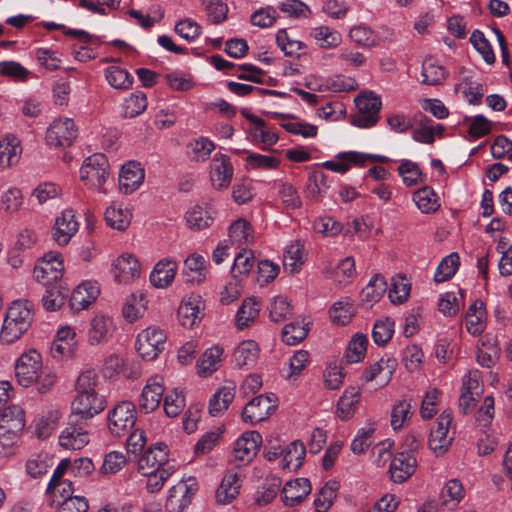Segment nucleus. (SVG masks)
Returning a JSON list of instances; mask_svg holds the SVG:
<instances>
[{
	"mask_svg": "<svg viewBox=\"0 0 512 512\" xmlns=\"http://www.w3.org/2000/svg\"><path fill=\"white\" fill-rule=\"evenodd\" d=\"M15 377L23 387L35 385L40 392L48 391L56 382V375L43 368L41 354L31 349L23 353L15 363Z\"/></svg>",
	"mask_w": 512,
	"mask_h": 512,
	"instance_id": "obj_1",
	"label": "nucleus"
},
{
	"mask_svg": "<svg viewBox=\"0 0 512 512\" xmlns=\"http://www.w3.org/2000/svg\"><path fill=\"white\" fill-rule=\"evenodd\" d=\"M33 321L32 305L28 301L16 300L7 308L0 339L7 344L20 339Z\"/></svg>",
	"mask_w": 512,
	"mask_h": 512,
	"instance_id": "obj_2",
	"label": "nucleus"
},
{
	"mask_svg": "<svg viewBox=\"0 0 512 512\" xmlns=\"http://www.w3.org/2000/svg\"><path fill=\"white\" fill-rule=\"evenodd\" d=\"M110 179V164L106 155L95 153L87 157L80 168V180L91 190L107 194L106 183Z\"/></svg>",
	"mask_w": 512,
	"mask_h": 512,
	"instance_id": "obj_3",
	"label": "nucleus"
},
{
	"mask_svg": "<svg viewBox=\"0 0 512 512\" xmlns=\"http://www.w3.org/2000/svg\"><path fill=\"white\" fill-rule=\"evenodd\" d=\"M166 340L167 335L164 330L157 326H149L138 334L135 348L143 360L151 361L164 350Z\"/></svg>",
	"mask_w": 512,
	"mask_h": 512,
	"instance_id": "obj_4",
	"label": "nucleus"
},
{
	"mask_svg": "<svg viewBox=\"0 0 512 512\" xmlns=\"http://www.w3.org/2000/svg\"><path fill=\"white\" fill-rule=\"evenodd\" d=\"M358 112L352 117V124L359 128H370L379 119L381 99L373 92H364L355 98Z\"/></svg>",
	"mask_w": 512,
	"mask_h": 512,
	"instance_id": "obj_5",
	"label": "nucleus"
},
{
	"mask_svg": "<svg viewBox=\"0 0 512 512\" xmlns=\"http://www.w3.org/2000/svg\"><path fill=\"white\" fill-rule=\"evenodd\" d=\"M136 423V408L132 402L118 403L108 414V428L112 435L122 437L128 434Z\"/></svg>",
	"mask_w": 512,
	"mask_h": 512,
	"instance_id": "obj_6",
	"label": "nucleus"
},
{
	"mask_svg": "<svg viewBox=\"0 0 512 512\" xmlns=\"http://www.w3.org/2000/svg\"><path fill=\"white\" fill-rule=\"evenodd\" d=\"M197 491L198 484L195 478L189 477L179 481L169 490L165 504L166 512H184Z\"/></svg>",
	"mask_w": 512,
	"mask_h": 512,
	"instance_id": "obj_7",
	"label": "nucleus"
},
{
	"mask_svg": "<svg viewBox=\"0 0 512 512\" xmlns=\"http://www.w3.org/2000/svg\"><path fill=\"white\" fill-rule=\"evenodd\" d=\"M24 427V411L19 406L7 407L0 418V444L12 445Z\"/></svg>",
	"mask_w": 512,
	"mask_h": 512,
	"instance_id": "obj_8",
	"label": "nucleus"
},
{
	"mask_svg": "<svg viewBox=\"0 0 512 512\" xmlns=\"http://www.w3.org/2000/svg\"><path fill=\"white\" fill-rule=\"evenodd\" d=\"M90 441L88 423L70 415L67 426L59 435V444L67 450H80Z\"/></svg>",
	"mask_w": 512,
	"mask_h": 512,
	"instance_id": "obj_9",
	"label": "nucleus"
},
{
	"mask_svg": "<svg viewBox=\"0 0 512 512\" xmlns=\"http://www.w3.org/2000/svg\"><path fill=\"white\" fill-rule=\"evenodd\" d=\"M64 264L61 255L50 252L34 267L33 276L44 286L56 284L63 276Z\"/></svg>",
	"mask_w": 512,
	"mask_h": 512,
	"instance_id": "obj_10",
	"label": "nucleus"
},
{
	"mask_svg": "<svg viewBox=\"0 0 512 512\" xmlns=\"http://www.w3.org/2000/svg\"><path fill=\"white\" fill-rule=\"evenodd\" d=\"M262 444V436L257 431L244 432L234 443L231 461L237 465L250 463Z\"/></svg>",
	"mask_w": 512,
	"mask_h": 512,
	"instance_id": "obj_11",
	"label": "nucleus"
},
{
	"mask_svg": "<svg viewBox=\"0 0 512 512\" xmlns=\"http://www.w3.org/2000/svg\"><path fill=\"white\" fill-rule=\"evenodd\" d=\"M276 400L273 393L253 398L243 409V421L253 425L267 419L276 408Z\"/></svg>",
	"mask_w": 512,
	"mask_h": 512,
	"instance_id": "obj_12",
	"label": "nucleus"
},
{
	"mask_svg": "<svg viewBox=\"0 0 512 512\" xmlns=\"http://www.w3.org/2000/svg\"><path fill=\"white\" fill-rule=\"evenodd\" d=\"M78 129L70 118L53 121L46 131V142L54 147L71 146L77 138Z\"/></svg>",
	"mask_w": 512,
	"mask_h": 512,
	"instance_id": "obj_13",
	"label": "nucleus"
},
{
	"mask_svg": "<svg viewBox=\"0 0 512 512\" xmlns=\"http://www.w3.org/2000/svg\"><path fill=\"white\" fill-rule=\"evenodd\" d=\"M452 423V414L443 411L437 418L436 427L433 428L429 436V447L436 455L444 454L450 447L453 436L450 435Z\"/></svg>",
	"mask_w": 512,
	"mask_h": 512,
	"instance_id": "obj_14",
	"label": "nucleus"
},
{
	"mask_svg": "<svg viewBox=\"0 0 512 512\" xmlns=\"http://www.w3.org/2000/svg\"><path fill=\"white\" fill-rule=\"evenodd\" d=\"M111 273L117 283L129 284L140 277L141 266L133 254L123 253L113 261Z\"/></svg>",
	"mask_w": 512,
	"mask_h": 512,
	"instance_id": "obj_15",
	"label": "nucleus"
},
{
	"mask_svg": "<svg viewBox=\"0 0 512 512\" xmlns=\"http://www.w3.org/2000/svg\"><path fill=\"white\" fill-rule=\"evenodd\" d=\"M106 405V399L101 394H76L71 415L88 420L102 412Z\"/></svg>",
	"mask_w": 512,
	"mask_h": 512,
	"instance_id": "obj_16",
	"label": "nucleus"
},
{
	"mask_svg": "<svg viewBox=\"0 0 512 512\" xmlns=\"http://www.w3.org/2000/svg\"><path fill=\"white\" fill-rule=\"evenodd\" d=\"M234 174V168L229 156L216 153L210 163L209 178L212 186L217 190L229 187Z\"/></svg>",
	"mask_w": 512,
	"mask_h": 512,
	"instance_id": "obj_17",
	"label": "nucleus"
},
{
	"mask_svg": "<svg viewBox=\"0 0 512 512\" xmlns=\"http://www.w3.org/2000/svg\"><path fill=\"white\" fill-rule=\"evenodd\" d=\"M166 464L176 463L168 459L167 446L163 443H156L140 456L137 469L140 474H151Z\"/></svg>",
	"mask_w": 512,
	"mask_h": 512,
	"instance_id": "obj_18",
	"label": "nucleus"
},
{
	"mask_svg": "<svg viewBox=\"0 0 512 512\" xmlns=\"http://www.w3.org/2000/svg\"><path fill=\"white\" fill-rule=\"evenodd\" d=\"M241 114L251 123L248 132L254 143H261L263 150H269L277 143L279 139L277 133L271 130L262 118L250 113L247 109H243Z\"/></svg>",
	"mask_w": 512,
	"mask_h": 512,
	"instance_id": "obj_19",
	"label": "nucleus"
},
{
	"mask_svg": "<svg viewBox=\"0 0 512 512\" xmlns=\"http://www.w3.org/2000/svg\"><path fill=\"white\" fill-rule=\"evenodd\" d=\"M115 331L116 325L112 317L97 314L89 322L87 341L92 346L107 343Z\"/></svg>",
	"mask_w": 512,
	"mask_h": 512,
	"instance_id": "obj_20",
	"label": "nucleus"
},
{
	"mask_svg": "<svg viewBox=\"0 0 512 512\" xmlns=\"http://www.w3.org/2000/svg\"><path fill=\"white\" fill-rule=\"evenodd\" d=\"M164 384L160 377L149 378L139 396L138 406L141 412L151 413L163 400Z\"/></svg>",
	"mask_w": 512,
	"mask_h": 512,
	"instance_id": "obj_21",
	"label": "nucleus"
},
{
	"mask_svg": "<svg viewBox=\"0 0 512 512\" xmlns=\"http://www.w3.org/2000/svg\"><path fill=\"white\" fill-rule=\"evenodd\" d=\"M203 302L199 295H189L182 299L177 316L179 323L185 328H192L202 319Z\"/></svg>",
	"mask_w": 512,
	"mask_h": 512,
	"instance_id": "obj_22",
	"label": "nucleus"
},
{
	"mask_svg": "<svg viewBox=\"0 0 512 512\" xmlns=\"http://www.w3.org/2000/svg\"><path fill=\"white\" fill-rule=\"evenodd\" d=\"M79 222L73 210L63 211L55 220L53 227V239L60 246L67 245L77 233Z\"/></svg>",
	"mask_w": 512,
	"mask_h": 512,
	"instance_id": "obj_23",
	"label": "nucleus"
},
{
	"mask_svg": "<svg viewBox=\"0 0 512 512\" xmlns=\"http://www.w3.org/2000/svg\"><path fill=\"white\" fill-rule=\"evenodd\" d=\"M417 460L413 453L399 452L391 461L389 473L395 483H403L415 472Z\"/></svg>",
	"mask_w": 512,
	"mask_h": 512,
	"instance_id": "obj_24",
	"label": "nucleus"
},
{
	"mask_svg": "<svg viewBox=\"0 0 512 512\" xmlns=\"http://www.w3.org/2000/svg\"><path fill=\"white\" fill-rule=\"evenodd\" d=\"M242 486L241 474L228 471L222 478L215 492V500L218 504L228 505L233 502L240 493Z\"/></svg>",
	"mask_w": 512,
	"mask_h": 512,
	"instance_id": "obj_25",
	"label": "nucleus"
},
{
	"mask_svg": "<svg viewBox=\"0 0 512 512\" xmlns=\"http://www.w3.org/2000/svg\"><path fill=\"white\" fill-rule=\"evenodd\" d=\"M395 368L394 359L381 358L363 373V380L367 383L375 382L376 387H384L391 381Z\"/></svg>",
	"mask_w": 512,
	"mask_h": 512,
	"instance_id": "obj_26",
	"label": "nucleus"
},
{
	"mask_svg": "<svg viewBox=\"0 0 512 512\" xmlns=\"http://www.w3.org/2000/svg\"><path fill=\"white\" fill-rule=\"evenodd\" d=\"M145 178L144 169L137 162H128L123 165L119 174V188L125 194L137 190Z\"/></svg>",
	"mask_w": 512,
	"mask_h": 512,
	"instance_id": "obj_27",
	"label": "nucleus"
},
{
	"mask_svg": "<svg viewBox=\"0 0 512 512\" xmlns=\"http://www.w3.org/2000/svg\"><path fill=\"white\" fill-rule=\"evenodd\" d=\"M310 492V481L307 478H296L285 483L281 498L286 506L293 507L300 504Z\"/></svg>",
	"mask_w": 512,
	"mask_h": 512,
	"instance_id": "obj_28",
	"label": "nucleus"
},
{
	"mask_svg": "<svg viewBox=\"0 0 512 512\" xmlns=\"http://www.w3.org/2000/svg\"><path fill=\"white\" fill-rule=\"evenodd\" d=\"M22 155V145L20 140L7 134L0 139V169L5 170L16 165Z\"/></svg>",
	"mask_w": 512,
	"mask_h": 512,
	"instance_id": "obj_29",
	"label": "nucleus"
},
{
	"mask_svg": "<svg viewBox=\"0 0 512 512\" xmlns=\"http://www.w3.org/2000/svg\"><path fill=\"white\" fill-rule=\"evenodd\" d=\"M185 220L190 229L199 231L212 225L214 212L207 202L202 201L188 209Z\"/></svg>",
	"mask_w": 512,
	"mask_h": 512,
	"instance_id": "obj_30",
	"label": "nucleus"
},
{
	"mask_svg": "<svg viewBox=\"0 0 512 512\" xmlns=\"http://www.w3.org/2000/svg\"><path fill=\"white\" fill-rule=\"evenodd\" d=\"M223 354L224 348L220 345L207 348L196 363L197 373L202 377L212 375L222 366Z\"/></svg>",
	"mask_w": 512,
	"mask_h": 512,
	"instance_id": "obj_31",
	"label": "nucleus"
},
{
	"mask_svg": "<svg viewBox=\"0 0 512 512\" xmlns=\"http://www.w3.org/2000/svg\"><path fill=\"white\" fill-rule=\"evenodd\" d=\"M305 455L304 443L299 440L292 441L286 447L280 449L281 460H279V466L283 470L296 471L302 466Z\"/></svg>",
	"mask_w": 512,
	"mask_h": 512,
	"instance_id": "obj_32",
	"label": "nucleus"
},
{
	"mask_svg": "<svg viewBox=\"0 0 512 512\" xmlns=\"http://www.w3.org/2000/svg\"><path fill=\"white\" fill-rule=\"evenodd\" d=\"M99 287L95 282H83L72 292L69 300L71 309L81 311L86 309L99 295Z\"/></svg>",
	"mask_w": 512,
	"mask_h": 512,
	"instance_id": "obj_33",
	"label": "nucleus"
},
{
	"mask_svg": "<svg viewBox=\"0 0 512 512\" xmlns=\"http://www.w3.org/2000/svg\"><path fill=\"white\" fill-rule=\"evenodd\" d=\"M205 258L197 253L188 256L184 261L182 276L186 283L200 284L206 279L207 266Z\"/></svg>",
	"mask_w": 512,
	"mask_h": 512,
	"instance_id": "obj_34",
	"label": "nucleus"
},
{
	"mask_svg": "<svg viewBox=\"0 0 512 512\" xmlns=\"http://www.w3.org/2000/svg\"><path fill=\"white\" fill-rule=\"evenodd\" d=\"M259 354L260 348L254 340H244L234 349L233 360L238 368L250 369L256 365Z\"/></svg>",
	"mask_w": 512,
	"mask_h": 512,
	"instance_id": "obj_35",
	"label": "nucleus"
},
{
	"mask_svg": "<svg viewBox=\"0 0 512 512\" xmlns=\"http://www.w3.org/2000/svg\"><path fill=\"white\" fill-rule=\"evenodd\" d=\"M177 272V263L171 259H162L156 263L150 273L151 284L160 289L167 288L173 282Z\"/></svg>",
	"mask_w": 512,
	"mask_h": 512,
	"instance_id": "obj_36",
	"label": "nucleus"
},
{
	"mask_svg": "<svg viewBox=\"0 0 512 512\" xmlns=\"http://www.w3.org/2000/svg\"><path fill=\"white\" fill-rule=\"evenodd\" d=\"M465 328L472 336H479L486 329V310L482 301L475 300L468 307L465 315Z\"/></svg>",
	"mask_w": 512,
	"mask_h": 512,
	"instance_id": "obj_37",
	"label": "nucleus"
},
{
	"mask_svg": "<svg viewBox=\"0 0 512 512\" xmlns=\"http://www.w3.org/2000/svg\"><path fill=\"white\" fill-rule=\"evenodd\" d=\"M235 390L233 382H227L220 387L209 401V414L216 417L225 412L235 398Z\"/></svg>",
	"mask_w": 512,
	"mask_h": 512,
	"instance_id": "obj_38",
	"label": "nucleus"
},
{
	"mask_svg": "<svg viewBox=\"0 0 512 512\" xmlns=\"http://www.w3.org/2000/svg\"><path fill=\"white\" fill-rule=\"evenodd\" d=\"M412 68L409 69L408 74L425 85L442 84L447 77L444 66H412Z\"/></svg>",
	"mask_w": 512,
	"mask_h": 512,
	"instance_id": "obj_39",
	"label": "nucleus"
},
{
	"mask_svg": "<svg viewBox=\"0 0 512 512\" xmlns=\"http://www.w3.org/2000/svg\"><path fill=\"white\" fill-rule=\"evenodd\" d=\"M229 241L239 249L251 244L254 241L251 224L243 218L234 221L229 227Z\"/></svg>",
	"mask_w": 512,
	"mask_h": 512,
	"instance_id": "obj_40",
	"label": "nucleus"
},
{
	"mask_svg": "<svg viewBox=\"0 0 512 512\" xmlns=\"http://www.w3.org/2000/svg\"><path fill=\"white\" fill-rule=\"evenodd\" d=\"M387 290V283L383 276H373L369 283L362 289L360 300L367 307H372L379 302Z\"/></svg>",
	"mask_w": 512,
	"mask_h": 512,
	"instance_id": "obj_41",
	"label": "nucleus"
},
{
	"mask_svg": "<svg viewBox=\"0 0 512 512\" xmlns=\"http://www.w3.org/2000/svg\"><path fill=\"white\" fill-rule=\"evenodd\" d=\"M261 306V302L255 297L245 299L236 314L237 328L250 326L258 318Z\"/></svg>",
	"mask_w": 512,
	"mask_h": 512,
	"instance_id": "obj_42",
	"label": "nucleus"
},
{
	"mask_svg": "<svg viewBox=\"0 0 512 512\" xmlns=\"http://www.w3.org/2000/svg\"><path fill=\"white\" fill-rule=\"evenodd\" d=\"M105 221L108 226L117 230H125L131 221V212L123 204L112 202L105 211Z\"/></svg>",
	"mask_w": 512,
	"mask_h": 512,
	"instance_id": "obj_43",
	"label": "nucleus"
},
{
	"mask_svg": "<svg viewBox=\"0 0 512 512\" xmlns=\"http://www.w3.org/2000/svg\"><path fill=\"white\" fill-rule=\"evenodd\" d=\"M361 155L357 151L340 152L332 160L323 162V168L336 172L346 173L352 166H359Z\"/></svg>",
	"mask_w": 512,
	"mask_h": 512,
	"instance_id": "obj_44",
	"label": "nucleus"
},
{
	"mask_svg": "<svg viewBox=\"0 0 512 512\" xmlns=\"http://www.w3.org/2000/svg\"><path fill=\"white\" fill-rule=\"evenodd\" d=\"M276 42L286 56L299 58L307 53V46L300 40L293 38L286 29L278 30Z\"/></svg>",
	"mask_w": 512,
	"mask_h": 512,
	"instance_id": "obj_45",
	"label": "nucleus"
},
{
	"mask_svg": "<svg viewBox=\"0 0 512 512\" xmlns=\"http://www.w3.org/2000/svg\"><path fill=\"white\" fill-rule=\"evenodd\" d=\"M360 400V392L356 387H348L343 392L337 404V414L342 420L353 416Z\"/></svg>",
	"mask_w": 512,
	"mask_h": 512,
	"instance_id": "obj_46",
	"label": "nucleus"
},
{
	"mask_svg": "<svg viewBox=\"0 0 512 512\" xmlns=\"http://www.w3.org/2000/svg\"><path fill=\"white\" fill-rule=\"evenodd\" d=\"M177 468V464H166L159 470L153 471L151 474H142L147 478V491L150 493L159 492L163 488L165 482L177 471Z\"/></svg>",
	"mask_w": 512,
	"mask_h": 512,
	"instance_id": "obj_47",
	"label": "nucleus"
},
{
	"mask_svg": "<svg viewBox=\"0 0 512 512\" xmlns=\"http://www.w3.org/2000/svg\"><path fill=\"white\" fill-rule=\"evenodd\" d=\"M310 37L322 48L336 47L341 43V34L328 27V26H317L311 29Z\"/></svg>",
	"mask_w": 512,
	"mask_h": 512,
	"instance_id": "obj_48",
	"label": "nucleus"
},
{
	"mask_svg": "<svg viewBox=\"0 0 512 512\" xmlns=\"http://www.w3.org/2000/svg\"><path fill=\"white\" fill-rule=\"evenodd\" d=\"M215 143L207 137H198L188 144V154L192 161L204 162L215 149Z\"/></svg>",
	"mask_w": 512,
	"mask_h": 512,
	"instance_id": "obj_49",
	"label": "nucleus"
},
{
	"mask_svg": "<svg viewBox=\"0 0 512 512\" xmlns=\"http://www.w3.org/2000/svg\"><path fill=\"white\" fill-rule=\"evenodd\" d=\"M304 264L303 246L296 241L288 245L283 254V265L290 273L298 272Z\"/></svg>",
	"mask_w": 512,
	"mask_h": 512,
	"instance_id": "obj_50",
	"label": "nucleus"
},
{
	"mask_svg": "<svg viewBox=\"0 0 512 512\" xmlns=\"http://www.w3.org/2000/svg\"><path fill=\"white\" fill-rule=\"evenodd\" d=\"M460 265L458 253L453 252L442 259L434 274V281L437 283L451 279L457 272Z\"/></svg>",
	"mask_w": 512,
	"mask_h": 512,
	"instance_id": "obj_51",
	"label": "nucleus"
},
{
	"mask_svg": "<svg viewBox=\"0 0 512 512\" xmlns=\"http://www.w3.org/2000/svg\"><path fill=\"white\" fill-rule=\"evenodd\" d=\"M281 480L277 477L267 478L254 494V501L258 506H266L276 497Z\"/></svg>",
	"mask_w": 512,
	"mask_h": 512,
	"instance_id": "obj_52",
	"label": "nucleus"
},
{
	"mask_svg": "<svg viewBox=\"0 0 512 512\" xmlns=\"http://www.w3.org/2000/svg\"><path fill=\"white\" fill-rule=\"evenodd\" d=\"M413 201L422 213H433L439 207L438 198L430 187H424L413 194Z\"/></svg>",
	"mask_w": 512,
	"mask_h": 512,
	"instance_id": "obj_53",
	"label": "nucleus"
},
{
	"mask_svg": "<svg viewBox=\"0 0 512 512\" xmlns=\"http://www.w3.org/2000/svg\"><path fill=\"white\" fill-rule=\"evenodd\" d=\"M376 431V423L368 422L361 427L351 443V450L354 454L364 453L373 442V435Z\"/></svg>",
	"mask_w": 512,
	"mask_h": 512,
	"instance_id": "obj_54",
	"label": "nucleus"
},
{
	"mask_svg": "<svg viewBox=\"0 0 512 512\" xmlns=\"http://www.w3.org/2000/svg\"><path fill=\"white\" fill-rule=\"evenodd\" d=\"M329 188L327 175L322 171H313L307 181L306 194L307 197L318 200Z\"/></svg>",
	"mask_w": 512,
	"mask_h": 512,
	"instance_id": "obj_55",
	"label": "nucleus"
},
{
	"mask_svg": "<svg viewBox=\"0 0 512 512\" xmlns=\"http://www.w3.org/2000/svg\"><path fill=\"white\" fill-rule=\"evenodd\" d=\"M146 107V95L142 92H135L124 99L121 113L125 118H134L144 112Z\"/></svg>",
	"mask_w": 512,
	"mask_h": 512,
	"instance_id": "obj_56",
	"label": "nucleus"
},
{
	"mask_svg": "<svg viewBox=\"0 0 512 512\" xmlns=\"http://www.w3.org/2000/svg\"><path fill=\"white\" fill-rule=\"evenodd\" d=\"M464 497V488L457 479L449 480L441 492L442 504L449 509L455 508Z\"/></svg>",
	"mask_w": 512,
	"mask_h": 512,
	"instance_id": "obj_57",
	"label": "nucleus"
},
{
	"mask_svg": "<svg viewBox=\"0 0 512 512\" xmlns=\"http://www.w3.org/2000/svg\"><path fill=\"white\" fill-rule=\"evenodd\" d=\"M46 292L42 296V303L47 311H56L60 309L66 302L68 290L62 289L60 286H46Z\"/></svg>",
	"mask_w": 512,
	"mask_h": 512,
	"instance_id": "obj_58",
	"label": "nucleus"
},
{
	"mask_svg": "<svg viewBox=\"0 0 512 512\" xmlns=\"http://www.w3.org/2000/svg\"><path fill=\"white\" fill-rule=\"evenodd\" d=\"M247 156L245 158L246 165L253 170H273L278 168L280 161L274 156L259 154L243 150Z\"/></svg>",
	"mask_w": 512,
	"mask_h": 512,
	"instance_id": "obj_59",
	"label": "nucleus"
},
{
	"mask_svg": "<svg viewBox=\"0 0 512 512\" xmlns=\"http://www.w3.org/2000/svg\"><path fill=\"white\" fill-rule=\"evenodd\" d=\"M105 77L115 89H128L133 83V76L121 66H108Z\"/></svg>",
	"mask_w": 512,
	"mask_h": 512,
	"instance_id": "obj_60",
	"label": "nucleus"
},
{
	"mask_svg": "<svg viewBox=\"0 0 512 512\" xmlns=\"http://www.w3.org/2000/svg\"><path fill=\"white\" fill-rule=\"evenodd\" d=\"M76 394H100L99 376L93 369L83 371L77 378Z\"/></svg>",
	"mask_w": 512,
	"mask_h": 512,
	"instance_id": "obj_61",
	"label": "nucleus"
},
{
	"mask_svg": "<svg viewBox=\"0 0 512 512\" xmlns=\"http://www.w3.org/2000/svg\"><path fill=\"white\" fill-rule=\"evenodd\" d=\"M163 409L168 417H177L184 409L185 396L182 390L177 388L163 396Z\"/></svg>",
	"mask_w": 512,
	"mask_h": 512,
	"instance_id": "obj_62",
	"label": "nucleus"
},
{
	"mask_svg": "<svg viewBox=\"0 0 512 512\" xmlns=\"http://www.w3.org/2000/svg\"><path fill=\"white\" fill-rule=\"evenodd\" d=\"M368 338L364 334H355L350 340L346 349V360L348 363L360 362L366 354Z\"/></svg>",
	"mask_w": 512,
	"mask_h": 512,
	"instance_id": "obj_63",
	"label": "nucleus"
},
{
	"mask_svg": "<svg viewBox=\"0 0 512 512\" xmlns=\"http://www.w3.org/2000/svg\"><path fill=\"white\" fill-rule=\"evenodd\" d=\"M254 266V255L251 250L242 248L235 255L232 267L233 278L246 277Z\"/></svg>",
	"mask_w": 512,
	"mask_h": 512,
	"instance_id": "obj_64",
	"label": "nucleus"
}]
</instances>
